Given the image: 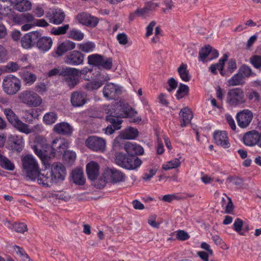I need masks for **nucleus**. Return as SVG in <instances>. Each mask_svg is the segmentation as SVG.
I'll return each instance as SVG.
<instances>
[{"mask_svg":"<svg viewBox=\"0 0 261 261\" xmlns=\"http://www.w3.org/2000/svg\"><path fill=\"white\" fill-rule=\"evenodd\" d=\"M109 114L106 119L107 121L113 124L116 129H119L121 126L122 120L119 118H129L131 119L130 122H137L141 120L139 117H135L137 114L127 103L122 102H116L111 106V108L107 112Z\"/></svg>","mask_w":261,"mask_h":261,"instance_id":"f257e3e1","label":"nucleus"},{"mask_svg":"<svg viewBox=\"0 0 261 261\" xmlns=\"http://www.w3.org/2000/svg\"><path fill=\"white\" fill-rule=\"evenodd\" d=\"M23 172L27 177L32 180L36 179L39 171V166L34 157L31 154H27L22 158Z\"/></svg>","mask_w":261,"mask_h":261,"instance_id":"f03ea898","label":"nucleus"},{"mask_svg":"<svg viewBox=\"0 0 261 261\" xmlns=\"http://www.w3.org/2000/svg\"><path fill=\"white\" fill-rule=\"evenodd\" d=\"M8 121L19 132L29 134L32 133V130L30 128L29 125L23 122L15 113L10 108L3 109Z\"/></svg>","mask_w":261,"mask_h":261,"instance_id":"7ed1b4c3","label":"nucleus"},{"mask_svg":"<svg viewBox=\"0 0 261 261\" xmlns=\"http://www.w3.org/2000/svg\"><path fill=\"white\" fill-rule=\"evenodd\" d=\"M21 87L20 80L16 76L9 74L4 77L2 82L3 91L8 95L16 94Z\"/></svg>","mask_w":261,"mask_h":261,"instance_id":"20e7f679","label":"nucleus"},{"mask_svg":"<svg viewBox=\"0 0 261 261\" xmlns=\"http://www.w3.org/2000/svg\"><path fill=\"white\" fill-rule=\"evenodd\" d=\"M20 102L29 107H37L42 103L41 97L36 92L31 90H24L18 96Z\"/></svg>","mask_w":261,"mask_h":261,"instance_id":"39448f33","label":"nucleus"},{"mask_svg":"<svg viewBox=\"0 0 261 261\" xmlns=\"http://www.w3.org/2000/svg\"><path fill=\"white\" fill-rule=\"evenodd\" d=\"M125 178V174L121 171L116 169H107L103 174V178L100 180L101 184L98 187L100 189L103 188L108 179L113 183H117L124 181Z\"/></svg>","mask_w":261,"mask_h":261,"instance_id":"423d86ee","label":"nucleus"},{"mask_svg":"<svg viewBox=\"0 0 261 261\" xmlns=\"http://www.w3.org/2000/svg\"><path fill=\"white\" fill-rule=\"evenodd\" d=\"M226 102L230 106L234 107L244 104L246 99L244 91L239 88L229 90L227 94Z\"/></svg>","mask_w":261,"mask_h":261,"instance_id":"0eeeda50","label":"nucleus"},{"mask_svg":"<svg viewBox=\"0 0 261 261\" xmlns=\"http://www.w3.org/2000/svg\"><path fill=\"white\" fill-rule=\"evenodd\" d=\"M49 146L46 139L42 137H38L36 138L35 145L33 146L34 152L44 164H45V162L47 161V155L46 152Z\"/></svg>","mask_w":261,"mask_h":261,"instance_id":"6e6552de","label":"nucleus"},{"mask_svg":"<svg viewBox=\"0 0 261 261\" xmlns=\"http://www.w3.org/2000/svg\"><path fill=\"white\" fill-rule=\"evenodd\" d=\"M85 143L88 148L96 152H103L106 148L105 140L95 136L89 137Z\"/></svg>","mask_w":261,"mask_h":261,"instance_id":"1a4fd4ad","label":"nucleus"},{"mask_svg":"<svg viewBox=\"0 0 261 261\" xmlns=\"http://www.w3.org/2000/svg\"><path fill=\"white\" fill-rule=\"evenodd\" d=\"M76 71V68L65 67V70L63 72L62 81L70 88H73L79 82Z\"/></svg>","mask_w":261,"mask_h":261,"instance_id":"9d476101","label":"nucleus"},{"mask_svg":"<svg viewBox=\"0 0 261 261\" xmlns=\"http://www.w3.org/2000/svg\"><path fill=\"white\" fill-rule=\"evenodd\" d=\"M253 117V113L248 109L240 111L236 116L238 124L242 128L247 127L251 123Z\"/></svg>","mask_w":261,"mask_h":261,"instance_id":"9b49d317","label":"nucleus"},{"mask_svg":"<svg viewBox=\"0 0 261 261\" xmlns=\"http://www.w3.org/2000/svg\"><path fill=\"white\" fill-rule=\"evenodd\" d=\"M39 37V32L32 31L25 34L21 39V46L25 49H29L34 46L36 40Z\"/></svg>","mask_w":261,"mask_h":261,"instance_id":"f8f14e48","label":"nucleus"},{"mask_svg":"<svg viewBox=\"0 0 261 261\" xmlns=\"http://www.w3.org/2000/svg\"><path fill=\"white\" fill-rule=\"evenodd\" d=\"M97 77V80H93L87 83L85 86L84 88L88 91H94L100 88L106 81L110 80V77L107 74H99Z\"/></svg>","mask_w":261,"mask_h":261,"instance_id":"ddd939ff","label":"nucleus"},{"mask_svg":"<svg viewBox=\"0 0 261 261\" xmlns=\"http://www.w3.org/2000/svg\"><path fill=\"white\" fill-rule=\"evenodd\" d=\"M120 92V88L112 83L107 84L104 86L102 91L103 96L109 100L115 99Z\"/></svg>","mask_w":261,"mask_h":261,"instance_id":"4468645a","label":"nucleus"},{"mask_svg":"<svg viewBox=\"0 0 261 261\" xmlns=\"http://www.w3.org/2000/svg\"><path fill=\"white\" fill-rule=\"evenodd\" d=\"M55 182L64 179L66 175L65 168L62 164L55 163L52 165L50 170Z\"/></svg>","mask_w":261,"mask_h":261,"instance_id":"2eb2a0df","label":"nucleus"},{"mask_svg":"<svg viewBox=\"0 0 261 261\" xmlns=\"http://www.w3.org/2000/svg\"><path fill=\"white\" fill-rule=\"evenodd\" d=\"M68 147V142L61 138H55L51 142V154L55 156L57 153L62 154Z\"/></svg>","mask_w":261,"mask_h":261,"instance_id":"dca6fc26","label":"nucleus"},{"mask_svg":"<svg viewBox=\"0 0 261 261\" xmlns=\"http://www.w3.org/2000/svg\"><path fill=\"white\" fill-rule=\"evenodd\" d=\"M259 135L258 131L252 130L245 134L243 137V142L247 145L253 146L257 144L259 146Z\"/></svg>","mask_w":261,"mask_h":261,"instance_id":"f3484780","label":"nucleus"},{"mask_svg":"<svg viewBox=\"0 0 261 261\" xmlns=\"http://www.w3.org/2000/svg\"><path fill=\"white\" fill-rule=\"evenodd\" d=\"M76 19L80 23L90 27H95L98 22L96 17L85 12L79 14L76 16Z\"/></svg>","mask_w":261,"mask_h":261,"instance_id":"a211bd4d","label":"nucleus"},{"mask_svg":"<svg viewBox=\"0 0 261 261\" xmlns=\"http://www.w3.org/2000/svg\"><path fill=\"white\" fill-rule=\"evenodd\" d=\"M37 178L38 184L43 186L49 187L55 182L50 170H44L41 172L39 170Z\"/></svg>","mask_w":261,"mask_h":261,"instance_id":"6ab92c4d","label":"nucleus"},{"mask_svg":"<svg viewBox=\"0 0 261 261\" xmlns=\"http://www.w3.org/2000/svg\"><path fill=\"white\" fill-rule=\"evenodd\" d=\"M65 62L71 65H78L83 64L84 55L79 51L73 50L69 53L65 58Z\"/></svg>","mask_w":261,"mask_h":261,"instance_id":"aec40b11","label":"nucleus"},{"mask_svg":"<svg viewBox=\"0 0 261 261\" xmlns=\"http://www.w3.org/2000/svg\"><path fill=\"white\" fill-rule=\"evenodd\" d=\"M213 138L215 143L219 146L224 148L230 147L227 134L225 131H216L213 135Z\"/></svg>","mask_w":261,"mask_h":261,"instance_id":"412c9836","label":"nucleus"},{"mask_svg":"<svg viewBox=\"0 0 261 261\" xmlns=\"http://www.w3.org/2000/svg\"><path fill=\"white\" fill-rule=\"evenodd\" d=\"M36 46L40 50L47 51L50 49L53 41L51 38L45 36H42L41 34L39 32V37L36 40Z\"/></svg>","mask_w":261,"mask_h":261,"instance_id":"4be33fe9","label":"nucleus"},{"mask_svg":"<svg viewBox=\"0 0 261 261\" xmlns=\"http://www.w3.org/2000/svg\"><path fill=\"white\" fill-rule=\"evenodd\" d=\"M53 130L58 134L71 136L72 134V127L68 123L62 122L55 124Z\"/></svg>","mask_w":261,"mask_h":261,"instance_id":"5701e85b","label":"nucleus"},{"mask_svg":"<svg viewBox=\"0 0 261 261\" xmlns=\"http://www.w3.org/2000/svg\"><path fill=\"white\" fill-rule=\"evenodd\" d=\"M138 135V132L137 129L129 127L122 132L119 137L116 138L114 141L113 145L116 147L121 139L125 140H131L135 139Z\"/></svg>","mask_w":261,"mask_h":261,"instance_id":"b1692460","label":"nucleus"},{"mask_svg":"<svg viewBox=\"0 0 261 261\" xmlns=\"http://www.w3.org/2000/svg\"><path fill=\"white\" fill-rule=\"evenodd\" d=\"M87 94L85 92H74L71 96V102L74 107L83 106L86 102Z\"/></svg>","mask_w":261,"mask_h":261,"instance_id":"393cba45","label":"nucleus"},{"mask_svg":"<svg viewBox=\"0 0 261 261\" xmlns=\"http://www.w3.org/2000/svg\"><path fill=\"white\" fill-rule=\"evenodd\" d=\"M99 166L95 162L91 161L86 166V171L88 178L94 180L97 178L99 175Z\"/></svg>","mask_w":261,"mask_h":261,"instance_id":"a878e982","label":"nucleus"},{"mask_svg":"<svg viewBox=\"0 0 261 261\" xmlns=\"http://www.w3.org/2000/svg\"><path fill=\"white\" fill-rule=\"evenodd\" d=\"M179 116L181 118V126L185 127L191 122L193 118V114L191 110L188 107H185L181 109L179 113Z\"/></svg>","mask_w":261,"mask_h":261,"instance_id":"bb28decb","label":"nucleus"},{"mask_svg":"<svg viewBox=\"0 0 261 261\" xmlns=\"http://www.w3.org/2000/svg\"><path fill=\"white\" fill-rule=\"evenodd\" d=\"M124 148L128 155H141L144 152V149L142 146L130 142H127L124 145Z\"/></svg>","mask_w":261,"mask_h":261,"instance_id":"cd10ccee","label":"nucleus"},{"mask_svg":"<svg viewBox=\"0 0 261 261\" xmlns=\"http://www.w3.org/2000/svg\"><path fill=\"white\" fill-rule=\"evenodd\" d=\"M142 164V160L137 156L128 155L127 163L124 166L125 169L134 170L139 168Z\"/></svg>","mask_w":261,"mask_h":261,"instance_id":"c85d7f7f","label":"nucleus"},{"mask_svg":"<svg viewBox=\"0 0 261 261\" xmlns=\"http://www.w3.org/2000/svg\"><path fill=\"white\" fill-rule=\"evenodd\" d=\"M75 47V43L70 40H66L58 45L56 54L59 56H62L66 52L72 50Z\"/></svg>","mask_w":261,"mask_h":261,"instance_id":"c756f323","label":"nucleus"},{"mask_svg":"<svg viewBox=\"0 0 261 261\" xmlns=\"http://www.w3.org/2000/svg\"><path fill=\"white\" fill-rule=\"evenodd\" d=\"M64 12L60 9L52 10V15L50 16V22L55 24H61L65 19Z\"/></svg>","mask_w":261,"mask_h":261,"instance_id":"7c9ffc66","label":"nucleus"},{"mask_svg":"<svg viewBox=\"0 0 261 261\" xmlns=\"http://www.w3.org/2000/svg\"><path fill=\"white\" fill-rule=\"evenodd\" d=\"M19 75L25 82L26 85H31L36 80V75L28 71H21L19 72Z\"/></svg>","mask_w":261,"mask_h":261,"instance_id":"2f4dec72","label":"nucleus"},{"mask_svg":"<svg viewBox=\"0 0 261 261\" xmlns=\"http://www.w3.org/2000/svg\"><path fill=\"white\" fill-rule=\"evenodd\" d=\"M32 4L28 0H16L15 9L20 12L31 10Z\"/></svg>","mask_w":261,"mask_h":261,"instance_id":"473e14b6","label":"nucleus"},{"mask_svg":"<svg viewBox=\"0 0 261 261\" xmlns=\"http://www.w3.org/2000/svg\"><path fill=\"white\" fill-rule=\"evenodd\" d=\"M72 178L73 182L76 185H83L85 179L84 177L83 170L80 169L74 170L72 172Z\"/></svg>","mask_w":261,"mask_h":261,"instance_id":"72a5a7b5","label":"nucleus"},{"mask_svg":"<svg viewBox=\"0 0 261 261\" xmlns=\"http://www.w3.org/2000/svg\"><path fill=\"white\" fill-rule=\"evenodd\" d=\"M178 74L181 79L184 82H188L191 79V75L188 70L187 64L182 63L177 69Z\"/></svg>","mask_w":261,"mask_h":261,"instance_id":"f704fd0d","label":"nucleus"},{"mask_svg":"<svg viewBox=\"0 0 261 261\" xmlns=\"http://www.w3.org/2000/svg\"><path fill=\"white\" fill-rule=\"evenodd\" d=\"M9 139L10 141L12 143L13 149L18 152H20L22 150L24 142L22 138H20L17 136H11Z\"/></svg>","mask_w":261,"mask_h":261,"instance_id":"c9c22d12","label":"nucleus"},{"mask_svg":"<svg viewBox=\"0 0 261 261\" xmlns=\"http://www.w3.org/2000/svg\"><path fill=\"white\" fill-rule=\"evenodd\" d=\"M227 56L226 54L224 55L223 57L219 60V63L215 64H213L210 66V70L213 73L216 74L217 73L216 70L218 69L220 71L221 74H222V71L223 69L225 62L227 60Z\"/></svg>","mask_w":261,"mask_h":261,"instance_id":"e433bc0d","label":"nucleus"},{"mask_svg":"<svg viewBox=\"0 0 261 261\" xmlns=\"http://www.w3.org/2000/svg\"><path fill=\"white\" fill-rule=\"evenodd\" d=\"M58 118V114L55 112H49L44 114L43 117V122L46 125H52L55 123Z\"/></svg>","mask_w":261,"mask_h":261,"instance_id":"4c0bfd02","label":"nucleus"},{"mask_svg":"<svg viewBox=\"0 0 261 261\" xmlns=\"http://www.w3.org/2000/svg\"><path fill=\"white\" fill-rule=\"evenodd\" d=\"M95 48V44L94 42L87 41L78 44L79 49L86 53L92 52Z\"/></svg>","mask_w":261,"mask_h":261,"instance_id":"58836bf2","label":"nucleus"},{"mask_svg":"<svg viewBox=\"0 0 261 261\" xmlns=\"http://www.w3.org/2000/svg\"><path fill=\"white\" fill-rule=\"evenodd\" d=\"M180 159L181 157L175 158L166 162L162 165V169L165 170H168L178 167L181 164Z\"/></svg>","mask_w":261,"mask_h":261,"instance_id":"ea45409f","label":"nucleus"},{"mask_svg":"<svg viewBox=\"0 0 261 261\" xmlns=\"http://www.w3.org/2000/svg\"><path fill=\"white\" fill-rule=\"evenodd\" d=\"M87 60L88 64L99 68L100 64L102 61V56L97 54H92L88 57Z\"/></svg>","mask_w":261,"mask_h":261,"instance_id":"a19ab883","label":"nucleus"},{"mask_svg":"<svg viewBox=\"0 0 261 261\" xmlns=\"http://www.w3.org/2000/svg\"><path fill=\"white\" fill-rule=\"evenodd\" d=\"M0 166L5 169L12 171L14 169V165L6 156L0 155Z\"/></svg>","mask_w":261,"mask_h":261,"instance_id":"79ce46f5","label":"nucleus"},{"mask_svg":"<svg viewBox=\"0 0 261 261\" xmlns=\"http://www.w3.org/2000/svg\"><path fill=\"white\" fill-rule=\"evenodd\" d=\"M229 86H235L242 85L244 83L242 74L239 72L234 74L228 81Z\"/></svg>","mask_w":261,"mask_h":261,"instance_id":"37998d69","label":"nucleus"},{"mask_svg":"<svg viewBox=\"0 0 261 261\" xmlns=\"http://www.w3.org/2000/svg\"><path fill=\"white\" fill-rule=\"evenodd\" d=\"M128 155L123 153H118L115 155V163L119 166L125 169V165L127 163Z\"/></svg>","mask_w":261,"mask_h":261,"instance_id":"c03bdc74","label":"nucleus"},{"mask_svg":"<svg viewBox=\"0 0 261 261\" xmlns=\"http://www.w3.org/2000/svg\"><path fill=\"white\" fill-rule=\"evenodd\" d=\"M238 72L242 74L243 79L255 75L251 68L245 64H243L240 67Z\"/></svg>","mask_w":261,"mask_h":261,"instance_id":"a18cd8bd","label":"nucleus"},{"mask_svg":"<svg viewBox=\"0 0 261 261\" xmlns=\"http://www.w3.org/2000/svg\"><path fill=\"white\" fill-rule=\"evenodd\" d=\"M211 51V46L207 45L200 49L199 52V61L204 62L205 59L210 56Z\"/></svg>","mask_w":261,"mask_h":261,"instance_id":"49530a36","label":"nucleus"},{"mask_svg":"<svg viewBox=\"0 0 261 261\" xmlns=\"http://www.w3.org/2000/svg\"><path fill=\"white\" fill-rule=\"evenodd\" d=\"M189 92V87L188 86L180 84L177 91L176 97L178 99H180L185 96Z\"/></svg>","mask_w":261,"mask_h":261,"instance_id":"de8ad7c7","label":"nucleus"},{"mask_svg":"<svg viewBox=\"0 0 261 261\" xmlns=\"http://www.w3.org/2000/svg\"><path fill=\"white\" fill-rule=\"evenodd\" d=\"M69 25L68 24L57 28H53L51 30V33L55 35H61L65 34L69 29Z\"/></svg>","mask_w":261,"mask_h":261,"instance_id":"09e8293b","label":"nucleus"},{"mask_svg":"<svg viewBox=\"0 0 261 261\" xmlns=\"http://www.w3.org/2000/svg\"><path fill=\"white\" fill-rule=\"evenodd\" d=\"M5 72H13L17 71L19 69L18 64L14 62H10L8 63L3 68Z\"/></svg>","mask_w":261,"mask_h":261,"instance_id":"8fccbe9b","label":"nucleus"},{"mask_svg":"<svg viewBox=\"0 0 261 261\" xmlns=\"http://www.w3.org/2000/svg\"><path fill=\"white\" fill-rule=\"evenodd\" d=\"M102 61L100 64L99 68H102L107 70L111 69L113 65L112 59L102 56Z\"/></svg>","mask_w":261,"mask_h":261,"instance_id":"3c124183","label":"nucleus"},{"mask_svg":"<svg viewBox=\"0 0 261 261\" xmlns=\"http://www.w3.org/2000/svg\"><path fill=\"white\" fill-rule=\"evenodd\" d=\"M136 14H137L138 17H141L143 18H146L149 17L151 15L149 12V10H148V9L146 8L145 6H144L143 8L137 9L136 10Z\"/></svg>","mask_w":261,"mask_h":261,"instance_id":"603ef678","label":"nucleus"},{"mask_svg":"<svg viewBox=\"0 0 261 261\" xmlns=\"http://www.w3.org/2000/svg\"><path fill=\"white\" fill-rule=\"evenodd\" d=\"M84 34L77 30H71L69 34V38L78 41L82 40L84 38Z\"/></svg>","mask_w":261,"mask_h":261,"instance_id":"864d4df0","label":"nucleus"},{"mask_svg":"<svg viewBox=\"0 0 261 261\" xmlns=\"http://www.w3.org/2000/svg\"><path fill=\"white\" fill-rule=\"evenodd\" d=\"M250 62L253 66L256 68H261V56L259 55H254L250 58Z\"/></svg>","mask_w":261,"mask_h":261,"instance_id":"5fc2aeb1","label":"nucleus"},{"mask_svg":"<svg viewBox=\"0 0 261 261\" xmlns=\"http://www.w3.org/2000/svg\"><path fill=\"white\" fill-rule=\"evenodd\" d=\"M13 249L16 254L21 258V259L25 260L26 259L29 258V256L22 248H20L18 246L14 245L13 246Z\"/></svg>","mask_w":261,"mask_h":261,"instance_id":"6e6d98bb","label":"nucleus"},{"mask_svg":"<svg viewBox=\"0 0 261 261\" xmlns=\"http://www.w3.org/2000/svg\"><path fill=\"white\" fill-rule=\"evenodd\" d=\"M64 158L66 160H67L69 163H72L76 159V154L74 152L70 150H65Z\"/></svg>","mask_w":261,"mask_h":261,"instance_id":"4d7b16f0","label":"nucleus"},{"mask_svg":"<svg viewBox=\"0 0 261 261\" xmlns=\"http://www.w3.org/2000/svg\"><path fill=\"white\" fill-rule=\"evenodd\" d=\"M243 224V221L240 218H237L233 224L234 230L239 233L241 235H243V233L241 232Z\"/></svg>","mask_w":261,"mask_h":261,"instance_id":"13d9d810","label":"nucleus"},{"mask_svg":"<svg viewBox=\"0 0 261 261\" xmlns=\"http://www.w3.org/2000/svg\"><path fill=\"white\" fill-rule=\"evenodd\" d=\"M13 227L16 232L22 233L28 229L27 225L23 223H15Z\"/></svg>","mask_w":261,"mask_h":261,"instance_id":"bf43d9fd","label":"nucleus"},{"mask_svg":"<svg viewBox=\"0 0 261 261\" xmlns=\"http://www.w3.org/2000/svg\"><path fill=\"white\" fill-rule=\"evenodd\" d=\"M190 238L188 233L184 230H179L176 231V238L180 241H185Z\"/></svg>","mask_w":261,"mask_h":261,"instance_id":"052dcab7","label":"nucleus"},{"mask_svg":"<svg viewBox=\"0 0 261 261\" xmlns=\"http://www.w3.org/2000/svg\"><path fill=\"white\" fill-rule=\"evenodd\" d=\"M65 70V67L54 68L50 70L47 75L48 76H53L58 74H59L63 76V72H64Z\"/></svg>","mask_w":261,"mask_h":261,"instance_id":"680f3d73","label":"nucleus"},{"mask_svg":"<svg viewBox=\"0 0 261 261\" xmlns=\"http://www.w3.org/2000/svg\"><path fill=\"white\" fill-rule=\"evenodd\" d=\"M227 181L231 184L237 186H240L243 183V180L242 178L239 177H229L227 178Z\"/></svg>","mask_w":261,"mask_h":261,"instance_id":"e2e57ef3","label":"nucleus"},{"mask_svg":"<svg viewBox=\"0 0 261 261\" xmlns=\"http://www.w3.org/2000/svg\"><path fill=\"white\" fill-rule=\"evenodd\" d=\"M247 97L250 100L255 102L258 101L260 99L258 93L255 91H250L247 94Z\"/></svg>","mask_w":261,"mask_h":261,"instance_id":"0e129e2a","label":"nucleus"},{"mask_svg":"<svg viewBox=\"0 0 261 261\" xmlns=\"http://www.w3.org/2000/svg\"><path fill=\"white\" fill-rule=\"evenodd\" d=\"M237 68L236 61L233 59L229 60L227 63V69L230 72H233Z\"/></svg>","mask_w":261,"mask_h":261,"instance_id":"69168bd1","label":"nucleus"},{"mask_svg":"<svg viewBox=\"0 0 261 261\" xmlns=\"http://www.w3.org/2000/svg\"><path fill=\"white\" fill-rule=\"evenodd\" d=\"M117 39L119 44L125 45L127 43V37L125 33H119L117 36Z\"/></svg>","mask_w":261,"mask_h":261,"instance_id":"338daca9","label":"nucleus"},{"mask_svg":"<svg viewBox=\"0 0 261 261\" xmlns=\"http://www.w3.org/2000/svg\"><path fill=\"white\" fill-rule=\"evenodd\" d=\"M225 117H226V121H227L228 124H229V126L230 127V128L233 130H236V129L237 128V126L236 125L235 121H234V119H233V118L232 117V116L229 114H227L225 115Z\"/></svg>","mask_w":261,"mask_h":261,"instance_id":"774afa93","label":"nucleus"}]
</instances>
